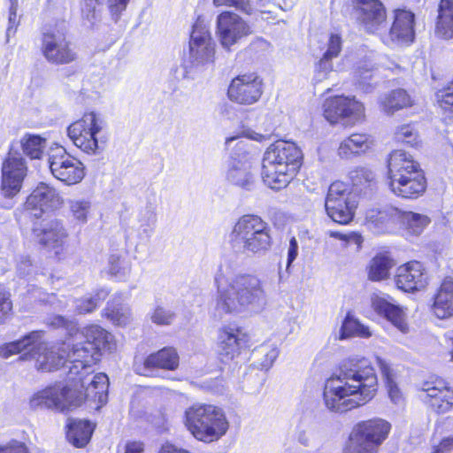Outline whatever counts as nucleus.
<instances>
[{
	"instance_id": "f257e3e1",
	"label": "nucleus",
	"mask_w": 453,
	"mask_h": 453,
	"mask_svg": "<svg viewBox=\"0 0 453 453\" xmlns=\"http://www.w3.org/2000/svg\"><path fill=\"white\" fill-rule=\"evenodd\" d=\"M377 390L374 368L365 358H353L326 380L323 402L329 411L342 414L366 404Z\"/></svg>"
},
{
	"instance_id": "f03ea898",
	"label": "nucleus",
	"mask_w": 453,
	"mask_h": 453,
	"mask_svg": "<svg viewBox=\"0 0 453 453\" xmlns=\"http://www.w3.org/2000/svg\"><path fill=\"white\" fill-rule=\"evenodd\" d=\"M215 311L219 316L242 312H259L267 304L265 282L256 274L239 273L223 279L217 277Z\"/></svg>"
},
{
	"instance_id": "7ed1b4c3",
	"label": "nucleus",
	"mask_w": 453,
	"mask_h": 453,
	"mask_svg": "<svg viewBox=\"0 0 453 453\" xmlns=\"http://www.w3.org/2000/svg\"><path fill=\"white\" fill-rule=\"evenodd\" d=\"M302 152L293 142L277 141L265 151L261 176L265 185L280 189L293 179L301 166Z\"/></svg>"
},
{
	"instance_id": "20e7f679",
	"label": "nucleus",
	"mask_w": 453,
	"mask_h": 453,
	"mask_svg": "<svg viewBox=\"0 0 453 453\" xmlns=\"http://www.w3.org/2000/svg\"><path fill=\"white\" fill-rule=\"evenodd\" d=\"M228 242L236 254L262 256L273 246L272 229L261 217L246 214L240 217L233 226Z\"/></svg>"
},
{
	"instance_id": "39448f33",
	"label": "nucleus",
	"mask_w": 453,
	"mask_h": 453,
	"mask_svg": "<svg viewBox=\"0 0 453 453\" xmlns=\"http://www.w3.org/2000/svg\"><path fill=\"white\" fill-rule=\"evenodd\" d=\"M188 431L203 442L217 441L228 431L230 424L224 410L217 405L196 403L186 409L183 418Z\"/></svg>"
},
{
	"instance_id": "423d86ee",
	"label": "nucleus",
	"mask_w": 453,
	"mask_h": 453,
	"mask_svg": "<svg viewBox=\"0 0 453 453\" xmlns=\"http://www.w3.org/2000/svg\"><path fill=\"white\" fill-rule=\"evenodd\" d=\"M104 119L95 111L83 114L82 118L67 127V135L73 143L89 155L99 154L104 150L105 141L98 138L104 128Z\"/></svg>"
},
{
	"instance_id": "0eeeda50",
	"label": "nucleus",
	"mask_w": 453,
	"mask_h": 453,
	"mask_svg": "<svg viewBox=\"0 0 453 453\" xmlns=\"http://www.w3.org/2000/svg\"><path fill=\"white\" fill-rule=\"evenodd\" d=\"M64 345L67 349V363H69L67 377L69 381H75L76 377L80 374L93 372V365L101 357V353L96 350L93 344L86 340L76 339L73 336L67 337L64 341Z\"/></svg>"
},
{
	"instance_id": "6e6552de",
	"label": "nucleus",
	"mask_w": 453,
	"mask_h": 453,
	"mask_svg": "<svg viewBox=\"0 0 453 453\" xmlns=\"http://www.w3.org/2000/svg\"><path fill=\"white\" fill-rule=\"evenodd\" d=\"M356 207L354 196L350 193L346 183L334 181L330 185L325 208L326 214L332 220L342 225L349 223L354 217Z\"/></svg>"
},
{
	"instance_id": "1a4fd4ad",
	"label": "nucleus",
	"mask_w": 453,
	"mask_h": 453,
	"mask_svg": "<svg viewBox=\"0 0 453 453\" xmlns=\"http://www.w3.org/2000/svg\"><path fill=\"white\" fill-rule=\"evenodd\" d=\"M48 163L52 175L67 185L79 183L85 176L83 164L62 146L50 149Z\"/></svg>"
},
{
	"instance_id": "9d476101",
	"label": "nucleus",
	"mask_w": 453,
	"mask_h": 453,
	"mask_svg": "<svg viewBox=\"0 0 453 453\" xmlns=\"http://www.w3.org/2000/svg\"><path fill=\"white\" fill-rule=\"evenodd\" d=\"M70 386L55 385L48 387L33 395L29 401L32 409H55L61 411L75 408L82 403V395H77L73 398Z\"/></svg>"
},
{
	"instance_id": "9b49d317",
	"label": "nucleus",
	"mask_w": 453,
	"mask_h": 453,
	"mask_svg": "<svg viewBox=\"0 0 453 453\" xmlns=\"http://www.w3.org/2000/svg\"><path fill=\"white\" fill-rule=\"evenodd\" d=\"M20 359H34L35 367L42 372H51L64 366L67 361V349L64 342L49 346L44 342H36Z\"/></svg>"
},
{
	"instance_id": "f8f14e48",
	"label": "nucleus",
	"mask_w": 453,
	"mask_h": 453,
	"mask_svg": "<svg viewBox=\"0 0 453 453\" xmlns=\"http://www.w3.org/2000/svg\"><path fill=\"white\" fill-rule=\"evenodd\" d=\"M73 385L72 388L73 398L77 395H81L84 400L97 403L96 409L107 402L108 395V377L104 373L85 372L76 377L75 381H71Z\"/></svg>"
},
{
	"instance_id": "ddd939ff",
	"label": "nucleus",
	"mask_w": 453,
	"mask_h": 453,
	"mask_svg": "<svg viewBox=\"0 0 453 453\" xmlns=\"http://www.w3.org/2000/svg\"><path fill=\"white\" fill-rule=\"evenodd\" d=\"M418 396L436 413H446L453 407V388L441 379L422 382Z\"/></svg>"
},
{
	"instance_id": "4468645a",
	"label": "nucleus",
	"mask_w": 453,
	"mask_h": 453,
	"mask_svg": "<svg viewBox=\"0 0 453 453\" xmlns=\"http://www.w3.org/2000/svg\"><path fill=\"white\" fill-rule=\"evenodd\" d=\"M251 33L250 25L236 13L225 12L217 18V35L226 50H231L232 46Z\"/></svg>"
},
{
	"instance_id": "2eb2a0df",
	"label": "nucleus",
	"mask_w": 453,
	"mask_h": 453,
	"mask_svg": "<svg viewBox=\"0 0 453 453\" xmlns=\"http://www.w3.org/2000/svg\"><path fill=\"white\" fill-rule=\"evenodd\" d=\"M27 172L23 157L17 151H10L2 165L1 190L5 197H13L19 192Z\"/></svg>"
},
{
	"instance_id": "dca6fc26",
	"label": "nucleus",
	"mask_w": 453,
	"mask_h": 453,
	"mask_svg": "<svg viewBox=\"0 0 453 453\" xmlns=\"http://www.w3.org/2000/svg\"><path fill=\"white\" fill-rule=\"evenodd\" d=\"M414 14L406 10H395L394 20L388 32H381L380 38L383 43L389 47L408 45L413 42Z\"/></svg>"
},
{
	"instance_id": "f3484780",
	"label": "nucleus",
	"mask_w": 453,
	"mask_h": 453,
	"mask_svg": "<svg viewBox=\"0 0 453 453\" xmlns=\"http://www.w3.org/2000/svg\"><path fill=\"white\" fill-rule=\"evenodd\" d=\"M263 94L262 80L255 73L242 74L232 80L228 98L236 104L250 105L257 103Z\"/></svg>"
},
{
	"instance_id": "a211bd4d",
	"label": "nucleus",
	"mask_w": 453,
	"mask_h": 453,
	"mask_svg": "<svg viewBox=\"0 0 453 453\" xmlns=\"http://www.w3.org/2000/svg\"><path fill=\"white\" fill-rule=\"evenodd\" d=\"M36 241L42 246L55 250L57 255L67 241V232L61 220L55 218H45L34 223L32 228Z\"/></svg>"
},
{
	"instance_id": "6ab92c4d",
	"label": "nucleus",
	"mask_w": 453,
	"mask_h": 453,
	"mask_svg": "<svg viewBox=\"0 0 453 453\" xmlns=\"http://www.w3.org/2000/svg\"><path fill=\"white\" fill-rule=\"evenodd\" d=\"M323 111L326 119L334 124L341 119L359 120L364 117L365 107L355 98L334 96L324 102Z\"/></svg>"
},
{
	"instance_id": "aec40b11",
	"label": "nucleus",
	"mask_w": 453,
	"mask_h": 453,
	"mask_svg": "<svg viewBox=\"0 0 453 453\" xmlns=\"http://www.w3.org/2000/svg\"><path fill=\"white\" fill-rule=\"evenodd\" d=\"M42 52L48 62L65 65L75 60L76 54L64 34L59 31L45 33L42 41Z\"/></svg>"
},
{
	"instance_id": "412c9836",
	"label": "nucleus",
	"mask_w": 453,
	"mask_h": 453,
	"mask_svg": "<svg viewBox=\"0 0 453 453\" xmlns=\"http://www.w3.org/2000/svg\"><path fill=\"white\" fill-rule=\"evenodd\" d=\"M356 17L368 33L380 35L386 27V11L379 0H357Z\"/></svg>"
},
{
	"instance_id": "4be33fe9",
	"label": "nucleus",
	"mask_w": 453,
	"mask_h": 453,
	"mask_svg": "<svg viewBox=\"0 0 453 453\" xmlns=\"http://www.w3.org/2000/svg\"><path fill=\"white\" fill-rule=\"evenodd\" d=\"M60 203L61 198L55 188L41 183L27 198L25 205L30 217L39 218L43 211L56 209Z\"/></svg>"
},
{
	"instance_id": "5701e85b",
	"label": "nucleus",
	"mask_w": 453,
	"mask_h": 453,
	"mask_svg": "<svg viewBox=\"0 0 453 453\" xmlns=\"http://www.w3.org/2000/svg\"><path fill=\"white\" fill-rule=\"evenodd\" d=\"M390 424L384 419L375 418L358 423L352 430L350 435L363 441L372 444L377 449L378 446L388 437Z\"/></svg>"
},
{
	"instance_id": "b1692460",
	"label": "nucleus",
	"mask_w": 453,
	"mask_h": 453,
	"mask_svg": "<svg viewBox=\"0 0 453 453\" xmlns=\"http://www.w3.org/2000/svg\"><path fill=\"white\" fill-rule=\"evenodd\" d=\"M426 276L422 265L411 261L399 266L395 274V284L399 289L412 292L424 288L426 285Z\"/></svg>"
},
{
	"instance_id": "393cba45",
	"label": "nucleus",
	"mask_w": 453,
	"mask_h": 453,
	"mask_svg": "<svg viewBox=\"0 0 453 453\" xmlns=\"http://www.w3.org/2000/svg\"><path fill=\"white\" fill-rule=\"evenodd\" d=\"M388 167L389 183L403 180L405 177H411V174L422 172L412 156L403 150H395L389 155Z\"/></svg>"
},
{
	"instance_id": "a878e982",
	"label": "nucleus",
	"mask_w": 453,
	"mask_h": 453,
	"mask_svg": "<svg viewBox=\"0 0 453 453\" xmlns=\"http://www.w3.org/2000/svg\"><path fill=\"white\" fill-rule=\"evenodd\" d=\"M244 334L240 329L225 326L219 329L217 337V351L223 362L233 360L240 353V346Z\"/></svg>"
},
{
	"instance_id": "bb28decb",
	"label": "nucleus",
	"mask_w": 453,
	"mask_h": 453,
	"mask_svg": "<svg viewBox=\"0 0 453 453\" xmlns=\"http://www.w3.org/2000/svg\"><path fill=\"white\" fill-rule=\"evenodd\" d=\"M401 211L393 206L383 209H371L366 212V221L378 233L390 230L399 223Z\"/></svg>"
},
{
	"instance_id": "cd10ccee",
	"label": "nucleus",
	"mask_w": 453,
	"mask_h": 453,
	"mask_svg": "<svg viewBox=\"0 0 453 453\" xmlns=\"http://www.w3.org/2000/svg\"><path fill=\"white\" fill-rule=\"evenodd\" d=\"M433 313L441 319L453 317V280L445 278L441 282L437 294L434 296L432 305Z\"/></svg>"
},
{
	"instance_id": "c85d7f7f",
	"label": "nucleus",
	"mask_w": 453,
	"mask_h": 453,
	"mask_svg": "<svg viewBox=\"0 0 453 453\" xmlns=\"http://www.w3.org/2000/svg\"><path fill=\"white\" fill-rule=\"evenodd\" d=\"M76 339L86 340L96 347L99 353L102 349L113 351L116 349V342L111 334L99 326L92 325L84 328L82 332L78 330Z\"/></svg>"
},
{
	"instance_id": "c756f323",
	"label": "nucleus",
	"mask_w": 453,
	"mask_h": 453,
	"mask_svg": "<svg viewBox=\"0 0 453 453\" xmlns=\"http://www.w3.org/2000/svg\"><path fill=\"white\" fill-rule=\"evenodd\" d=\"M391 191L403 198H417L426 190V179L422 172L411 174V177H405L403 180L395 183H389Z\"/></svg>"
},
{
	"instance_id": "7c9ffc66",
	"label": "nucleus",
	"mask_w": 453,
	"mask_h": 453,
	"mask_svg": "<svg viewBox=\"0 0 453 453\" xmlns=\"http://www.w3.org/2000/svg\"><path fill=\"white\" fill-rule=\"evenodd\" d=\"M372 305L375 311L383 315L401 332H407L408 326L405 321V315L399 306L391 303L385 297L379 296L372 298Z\"/></svg>"
},
{
	"instance_id": "2f4dec72",
	"label": "nucleus",
	"mask_w": 453,
	"mask_h": 453,
	"mask_svg": "<svg viewBox=\"0 0 453 453\" xmlns=\"http://www.w3.org/2000/svg\"><path fill=\"white\" fill-rule=\"evenodd\" d=\"M227 180L242 188H251L254 184V175L251 173V163L246 156L239 160L233 158L227 172Z\"/></svg>"
},
{
	"instance_id": "473e14b6",
	"label": "nucleus",
	"mask_w": 453,
	"mask_h": 453,
	"mask_svg": "<svg viewBox=\"0 0 453 453\" xmlns=\"http://www.w3.org/2000/svg\"><path fill=\"white\" fill-rule=\"evenodd\" d=\"M136 224L134 226L138 237L141 240H149L154 233L157 218L156 206L148 203L139 210L136 214Z\"/></svg>"
},
{
	"instance_id": "72a5a7b5",
	"label": "nucleus",
	"mask_w": 453,
	"mask_h": 453,
	"mask_svg": "<svg viewBox=\"0 0 453 453\" xmlns=\"http://www.w3.org/2000/svg\"><path fill=\"white\" fill-rule=\"evenodd\" d=\"M379 103L381 111L388 115H393L395 111L412 105L411 97L403 88L393 89L384 94Z\"/></svg>"
},
{
	"instance_id": "f704fd0d",
	"label": "nucleus",
	"mask_w": 453,
	"mask_h": 453,
	"mask_svg": "<svg viewBox=\"0 0 453 453\" xmlns=\"http://www.w3.org/2000/svg\"><path fill=\"white\" fill-rule=\"evenodd\" d=\"M371 145L372 141L367 134H352L340 143L338 154L342 158H348L352 155L365 152Z\"/></svg>"
},
{
	"instance_id": "c9c22d12",
	"label": "nucleus",
	"mask_w": 453,
	"mask_h": 453,
	"mask_svg": "<svg viewBox=\"0 0 453 453\" xmlns=\"http://www.w3.org/2000/svg\"><path fill=\"white\" fill-rule=\"evenodd\" d=\"M215 59V44H190L188 63L191 68L212 65Z\"/></svg>"
},
{
	"instance_id": "e433bc0d",
	"label": "nucleus",
	"mask_w": 453,
	"mask_h": 453,
	"mask_svg": "<svg viewBox=\"0 0 453 453\" xmlns=\"http://www.w3.org/2000/svg\"><path fill=\"white\" fill-rule=\"evenodd\" d=\"M179 365V356L173 348H164L150 354L144 361L146 368L175 370Z\"/></svg>"
},
{
	"instance_id": "4c0bfd02",
	"label": "nucleus",
	"mask_w": 453,
	"mask_h": 453,
	"mask_svg": "<svg viewBox=\"0 0 453 453\" xmlns=\"http://www.w3.org/2000/svg\"><path fill=\"white\" fill-rule=\"evenodd\" d=\"M66 437L75 447L81 448L89 441L94 427L87 420H70Z\"/></svg>"
},
{
	"instance_id": "58836bf2",
	"label": "nucleus",
	"mask_w": 453,
	"mask_h": 453,
	"mask_svg": "<svg viewBox=\"0 0 453 453\" xmlns=\"http://www.w3.org/2000/svg\"><path fill=\"white\" fill-rule=\"evenodd\" d=\"M430 222V218L425 214L401 211L399 223L410 234L419 235Z\"/></svg>"
},
{
	"instance_id": "ea45409f",
	"label": "nucleus",
	"mask_w": 453,
	"mask_h": 453,
	"mask_svg": "<svg viewBox=\"0 0 453 453\" xmlns=\"http://www.w3.org/2000/svg\"><path fill=\"white\" fill-rule=\"evenodd\" d=\"M393 265V261L387 256L379 255L374 257L368 266V279L372 281L387 279Z\"/></svg>"
},
{
	"instance_id": "a19ab883",
	"label": "nucleus",
	"mask_w": 453,
	"mask_h": 453,
	"mask_svg": "<svg viewBox=\"0 0 453 453\" xmlns=\"http://www.w3.org/2000/svg\"><path fill=\"white\" fill-rule=\"evenodd\" d=\"M23 153L31 159H39L47 145L46 139L37 134H25L20 141Z\"/></svg>"
},
{
	"instance_id": "79ce46f5",
	"label": "nucleus",
	"mask_w": 453,
	"mask_h": 453,
	"mask_svg": "<svg viewBox=\"0 0 453 453\" xmlns=\"http://www.w3.org/2000/svg\"><path fill=\"white\" fill-rule=\"evenodd\" d=\"M42 336L41 331H33L22 339L7 343L0 349V354L4 357H8L13 354L26 350L29 347H34Z\"/></svg>"
},
{
	"instance_id": "37998d69",
	"label": "nucleus",
	"mask_w": 453,
	"mask_h": 453,
	"mask_svg": "<svg viewBox=\"0 0 453 453\" xmlns=\"http://www.w3.org/2000/svg\"><path fill=\"white\" fill-rule=\"evenodd\" d=\"M376 362L380 369L391 401L395 403H399L402 399V394L394 380L395 373L393 369L384 359L380 357H376Z\"/></svg>"
},
{
	"instance_id": "c03bdc74",
	"label": "nucleus",
	"mask_w": 453,
	"mask_h": 453,
	"mask_svg": "<svg viewBox=\"0 0 453 453\" xmlns=\"http://www.w3.org/2000/svg\"><path fill=\"white\" fill-rule=\"evenodd\" d=\"M351 336L367 338L371 336V332L367 326L361 324L358 320L354 319L352 315L348 313L341 328V338Z\"/></svg>"
},
{
	"instance_id": "a18cd8bd",
	"label": "nucleus",
	"mask_w": 453,
	"mask_h": 453,
	"mask_svg": "<svg viewBox=\"0 0 453 453\" xmlns=\"http://www.w3.org/2000/svg\"><path fill=\"white\" fill-rule=\"evenodd\" d=\"M104 311L107 319H109L113 324L117 326H127L133 319L131 309L126 305L108 304Z\"/></svg>"
},
{
	"instance_id": "49530a36",
	"label": "nucleus",
	"mask_w": 453,
	"mask_h": 453,
	"mask_svg": "<svg viewBox=\"0 0 453 453\" xmlns=\"http://www.w3.org/2000/svg\"><path fill=\"white\" fill-rule=\"evenodd\" d=\"M108 296V291L104 288L98 289L94 295L84 296L76 301L75 309L80 314L89 313L96 309Z\"/></svg>"
},
{
	"instance_id": "de8ad7c7",
	"label": "nucleus",
	"mask_w": 453,
	"mask_h": 453,
	"mask_svg": "<svg viewBox=\"0 0 453 453\" xmlns=\"http://www.w3.org/2000/svg\"><path fill=\"white\" fill-rule=\"evenodd\" d=\"M372 77L373 67L367 63L358 65L355 72L357 85L366 93L373 88V85L371 82Z\"/></svg>"
},
{
	"instance_id": "09e8293b",
	"label": "nucleus",
	"mask_w": 453,
	"mask_h": 453,
	"mask_svg": "<svg viewBox=\"0 0 453 453\" xmlns=\"http://www.w3.org/2000/svg\"><path fill=\"white\" fill-rule=\"evenodd\" d=\"M256 357H262V359L257 365L261 370H268L279 356V350L274 346L262 345L253 352Z\"/></svg>"
},
{
	"instance_id": "8fccbe9b",
	"label": "nucleus",
	"mask_w": 453,
	"mask_h": 453,
	"mask_svg": "<svg viewBox=\"0 0 453 453\" xmlns=\"http://www.w3.org/2000/svg\"><path fill=\"white\" fill-rule=\"evenodd\" d=\"M349 179L357 188L369 187L374 180V173L367 167L359 166L349 173Z\"/></svg>"
},
{
	"instance_id": "3c124183",
	"label": "nucleus",
	"mask_w": 453,
	"mask_h": 453,
	"mask_svg": "<svg viewBox=\"0 0 453 453\" xmlns=\"http://www.w3.org/2000/svg\"><path fill=\"white\" fill-rule=\"evenodd\" d=\"M69 209L74 219L85 223L91 210V203L86 199L71 200Z\"/></svg>"
},
{
	"instance_id": "603ef678",
	"label": "nucleus",
	"mask_w": 453,
	"mask_h": 453,
	"mask_svg": "<svg viewBox=\"0 0 453 453\" xmlns=\"http://www.w3.org/2000/svg\"><path fill=\"white\" fill-rule=\"evenodd\" d=\"M81 10L82 17L88 22L94 23L100 16L102 3L99 0H82Z\"/></svg>"
},
{
	"instance_id": "864d4df0",
	"label": "nucleus",
	"mask_w": 453,
	"mask_h": 453,
	"mask_svg": "<svg viewBox=\"0 0 453 453\" xmlns=\"http://www.w3.org/2000/svg\"><path fill=\"white\" fill-rule=\"evenodd\" d=\"M395 138L397 142L406 143L411 146L417 145L418 142V133L411 125H403L398 127L395 132Z\"/></svg>"
},
{
	"instance_id": "5fc2aeb1",
	"label": "nucleus",
	"mask_w": 453,
	"mask_h": 453,
	"mask_svg": "<svg viewBox=\"0 0 453 453\" xmlns=\"http://www.w3.org/2000/svg\"><path fill=\"white\" fill-rule=\"evenodd\" d=\"M209 44L214 43L210 31L205 25H203L201 21H197L190 35V44Z\"/></svg>"
},
{
	"instance_id": "6e6d98bb",
	"label": "nucleus",
	"mask_w": 453,
	"mask_h": 453,
	"mask_svg": "<svg viewBox=\"0 0 453 453\" xmlns=\"http://www.w3.org/2000/svg\"><path fill=\"white\" fill-rule=\"evenodd\" d=\"M47 324L53 328H65L68 337H76L79 330L74 321L69 320L60 315L49 318Z\"/></svg>"
},
{
	"instance_id": "4d7b16f0",
	"label": "nucleus",
	"mask_w": 453,
	"mask_h": 453,
	"mask_svg": "<svg viewBox=\"0 0 453 453\" xmlns=\"http://www.w3.org/2000/svg\"><path fill=\"white\" fill-rule=\"evenodd\" d=\"M151 321L158 326H169L175 319V313L163 306H157L150 313Z\"/></svg>"
},
{
	"instance_id": "13d9d810",
	"label": "nucleus",
	"mask_w": 453,
	"mask_h": 453,
	"mask_svg": "<svg viewBox=\"0 0 453 453\" xmlns=\"http://www.w3.org/2000/svg\"><path fill=\"white\" fill-rule=\"evenodd\" d=\"M436 99L441 109L453 111V81L436 94Z\"/></svg>"
},
{
	"instance_id": "bf43d9fd",
	"label": "nucleus",
	"mask_w": 453,
	"mask_h": 453,
	"mask_svg": "<svg viewBox=\"0 0 453 453\" xmlns=\"http://www.w3.org/2000/svg\"><path fill=\"white\" fill-rule=\"evenodd\" d=\"M344 453H377V449L372 448V444L363 443V441L350 435L349 443L346 447Z\"/></svg>"
},
{
	"instance_id": "052dcab7",
	"label": "nucleus",
	"mask_w": 453,
	"mask_h": 453,
	"mask_svg": "<svg viewBox=\"0 0 453 453\" xmlns=\"http://www.w3.org/2000/svg\"><path fill=\"white\" fill-rule=\"evenodd\" d=\"M109 271L111 274L122 279L129 273L130 269L120 261L119 257L112 255L109 259Z\"/></svg>"
},
{
	"instance_id": "680f3d73",
	"label": "nucleus",
	"mask_w": 453,
	"mask_h": 453,
	"mask_svg": "<svg viewBox=\"0 0 453 453\" xmlns=\"http://www.w3.org/2000/svg\"><path fill=\"white\" fill-rule=\"evenodd\" d=\"M332 58L323 55L318 65H316V79L319 81L325 80L329 73L333 71Z\"/></svg>"
},
{
	"instance_id": "e2e57ef3",
	"label": "nucleus",
	"mask_w": 453,
	"mask_h": 453,
	"mask_svg": "<svg viewBox=\"0 0 453 453\" xmlns=\"http://www.w3.org/2000/svg\"><path fill=\"white\" fill-rule=\"evenodd\" d=\"M12 308V303L10 300V294L0 285V324L6 319Z\"/></svg>"
},
{
	"instance_id": "0e129e2a",
	"label": "nucleus",
	"mask_w": 453,
	"mask_h": 453,
	"mask_svg": "<svg viewBox=\"0 0 453 453\" xmlns=\"http://www.w3.org/2000/svg\"><path fill=\"white\" fill-rule=\"evenodd\" d=\"M216 6H230L234 7L243 12H250V0H213Z\"/></svg>"
},
{
	"instance_id": "69168bd1",
	"label": "nucleus",
	"mask_w": 453,
	"mask_h": 453,
	"mask_svg": "<svg viewBox=\"0 0 453 453\" xmlns=\"http://www.w3.org/2000/svg\"><path fill=\"white\" fill-rule=\"evenodd\" d=\"M129 0H108L107 5L111 18L117 21L121 13L126 10Z\"/></svg>"
},
{
	"instance_id": "338daca9",
	"label": "nucleus",
	"mask_w": 453,
	"mask_h": 453,
	"mask_svg": "<svg viewBox=\"0 0 453 453\" xmlns=\"http://www.w3.org/2000/svg\"><path fill=\"white\" fill-rule=\"evenodd\" d=\"M0 453H29V449L24 442L12 440L0 445Z\"/></svg>"
},
{
	"instance_id": "774afa93",
	"label": "nucleus",
	"mask_w": 453,
	"mask_h": 453,
	"mask_svg": "<svg viewBox=\"0 0 453 453\" xmlns=\"http://www.w3.org/2000/svg\"><path fill=\"white\" fill-rule=\"evenodd\" d=\"M342 50V40L337 35H331L326 51L324 53L325 56L329 58H336Z\"/></svg>"
}]
</instances>
